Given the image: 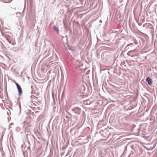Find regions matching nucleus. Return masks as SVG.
<instances>
[{"mask_svg":"<svg viewBox=\"0 0 157 157\" xmlns=\"http://www.w3.org/2000/svg\"><path fill=\"white\" fill-rule=\"evenodd\" d=\"M13 123H11L9 126V129L10 130V128H11V127L10 126L11 125H13Z\"/></svg>","mask_w":157,"mask_h":157,"instance_id":"1a4fd4ad","label":"nucleus"},{"mask_svg":"<svg viewBox=\"0 0 157 157\" xmlns=\"http://www.w3.org/2000/svg\"><path fill=\"white\" fill-rule=\"evenodd\" d=\"M72 113L75 117H78L81 112V109L78 107H76L71 109Z\"/></svg>","mask_w":157,"mask_h":157,"instance_id":"f257e3e1","label":"nucleus"},{"mask_svg":"<svg viewBox=\"0 0 157 157\" xmlns=\"http://www.w3.org/2000/svg\"><path fill=\"white\" fill-rule=\"evenodd\" d=\"M133 45V43H131V44H128L127 47H126V48H127L128 47L130 46H132V45Z\"/></svg>","mask_w":157,"mask_h":157,"instance_id":"6e6552de","label":"nucleus"},{"mask_svg":"<svg viewBox=\"0 0 157 157\" xmlns=\"http://www.w3.org/2000/svg\"><path fill=\"white\" fill-rule=\"evenodd\" d=\"M135 51H136L135 50L130 51L128 52L127 55L129 56H130L131 57H133L134 55L133 53Z\"/></svg>","mask_w":157,"mask_h":157,"instance_id":"39448f33","label":"nucleus"},{"mask_svg":"<svg viewBox=\"0 0 157 157\" xmlns=\"http://www.w3.org/2000/svg\"><path fill=\"white\" fill-rule=\"evenodd\" d=\"M53 29L55 31L57 32V33H59V28L58 27L56 26H54L53 27Z\"/></svg>","mask_w":157,"mask_h":157,"instance_id":"0eeeda50","label":"nucleus"},{"mask_svg":"<svg viewBox=\"0 0 157 157\" xmlns=\"http://www.w3.org/2000/svg\"><path fill=\"white\" fill-rule=\"evenodd\" d=\"M0 21H1V22H2L1 21V20H0Z\"/></svg>","mask_w":157,"mask_h":157,"instance_id":"dca6fc26","label":"nucleus"},{"mask_svg":"<svg viewBox=\"0 0 157 157\" xmlns=\"http://www.w3.org/2000/svg\"><path fill=\"white\" fill-rule=\"evenodd\" d=\"M38 111H36V112H35V113H38Z\"/></svg>","mask_w":157,"mask_h":157,"instance_id":"f8f14e48","label":"nucleus"},{"mask_svg":"<svg viewBox=\"0 0 157 157\" xmlns=\"http://www.w3.org/2000/svg\"><path fill=\"white\" fill-rule=\"evenodd\" d=\"M138 25H139L140 26H141V23H138Z\"/></svg>","mask_w":157,"mask_h":157,"instance_id":"9b49d317","label":"nucleus"},{"mask_svg":"<svg viewBox=\"0 0 157 157\" xmlns=\"http://www.w3.org/2000/svg\"><path fill=\"white\" fill-rule=\"evenodd\" d=\"M31 136L33 137V136L30 133H27V134L26 135V138L28 140L30 138H31Z\"/></svg>","mask_w":157,"mask_h":157,"instance_id":"423d86ee","label":"nucleus"},{"mask_svg":"<svg viewBox=\"0 0 157 157\" xmlns=\"http://www.w3.org/2000/svg\"><path fill=\"white\" fill-rule=\"evenodd\" d=\"M135 44L136 45L137 44V43H136L135 42Z\"/></svg>","mask_w":157,"mask_h":157,"instance_id":"4468645a","label":"nucleus"},{"mask_svg":"<svg viewBox=\"0 0 157 157\" xmlns=\"http://www.w3.org/2000/svg\"><path fill=\"white\" fill-rule=\"evenodd\" d=\"M100 22H101L102 21H101V20H100Z\"/></svg>","mask_w":157,"mask_h":157,"instance_id":"2eb2a0df","label":"nucleus"},{"mask_svg":"<svg viewBox=\"0 0 157 157\" xmlns=\"http://www.w3.org/2000/svg\"><path fill=\"white\" fill-rule=\"evenodd\" d=\"M15 84L18 90L19 95L20 96L21 95L22 92V90L21 87V86L18 83H17L16 82H15Z\"/></svg>","mask_w":157,"mask_h":157,"instance_id":"7ed1b4c3","label":"nucleus"},{"mask_svg":"<svg viewBox=\"0 0 157 157\" xmlns=\"http://www.w3.org/2000/svg\"><path fill=\"white\" fill-rule=\"evenodd\" d=\"M69 115H71V114L70 113H69Z\"/></svg>","mask_w":157,"mask_h":157,"instance_id":"ddd939ff","label":"nucleus"},{"mask_svg":"<svg viewBox=\"0 0 157 157\" xmlns=\"http://www.w3.org/2000/svg\"><path fill=\"white\" fill-rule=\"evenodd\" d=\"M145 80L149 85H151L152 83V80L149 77H147Z\"/></svg>","mask_w":157,"mask_h":157,"instance_id":"20e7f679","label":"nucleus"},{"mask_svg":"<svg viewBox=\"0 0 157 157\" xmlns=\"http://www.w3.org/2000/svg\"><path fill=\"white\" fill-rule=\"evenodd\" d=\"M127 147L126 146L125 147L124 150V152H125V151L127 150Z\"/></svg>","mask_w":157,"mask_h":157,"instance_id":"9d476101","label":"nucleus"},{"mask_svg":"<svg viewBox=\"0 0 157 157\" xmlns=\"http://www.w3.org/2000/svg\"><path fill=\"white\" fill-rule=\"evenodd\" d=\"M68 49L71 51H74L75 52H77L78 51L81 50V48L79 46H78L77 48H75L73 46H68Z\"/></svg>","mask_w":157,"mask_h":157,"instance_id":"f03ea898","label":"nucleus"}]
</instances>
